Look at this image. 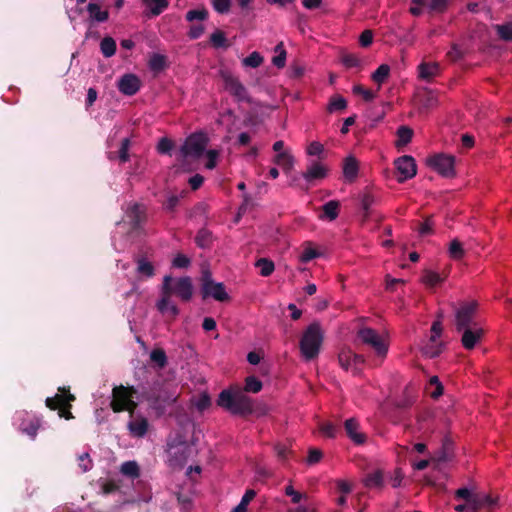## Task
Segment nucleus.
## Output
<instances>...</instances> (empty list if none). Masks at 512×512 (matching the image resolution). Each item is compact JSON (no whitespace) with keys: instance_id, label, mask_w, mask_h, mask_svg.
Listing matches in <instances>:
<instances>
[{"instance_id":"1","label":"nucleus","mask_w":512,"mask_h":512,"mask_svg":"<svg viewBox=\"0 0 512 512\" xmlns=\"http://www.w3.org/2000/svg\"><path fill=\"white\" fill-rule=\"evenodd\" d=\"M357 339L373 350L380 363L383 362L389 349V336L387 333H378L372 328L364 327L358 330Z\"/></svg>"},{"instance_id":"2","label":"nucleus","mask_w":512,"mask_h":512,"mask_svg":"<svg viewBox=\"0 0 512 512\" xmlns=\"http://www.w3.org/2000/svg\"><path fill=\"white\" fill-rule=\"evenodd\" d=\"M217 404L233 414L245 415L253 410L251 398L240 391L223 390L218 397Z\"/></svg>"},{"instance_id":"3","label":"nucleus","mask_w":512,"mask_h":512,"mask_svg":"<svg viewBox=\"0 0 512 512\" xmlns=\"http://www.w3.org/2000/svg\"><path fill=\"white\" fill-rule=\"evenodd\" d=\"M324 339V332L320 324L312 323L303 332L300 340V351L306 360L316 358L320 352Z\"/></svg>"},{"instance_id":"4","label":"nucleus","mask_w":512,"mask_h":512,"mask_svg":"<svg viewBox=\"0 0 512 512\" xmlns=\"http://www.w3.org/2000/svg\"><path fill=\"white\" fill-rule=\"evenodd\" d=\"M137 391L133 386L119 385L112 389L110 407L115 413L128 412L132 416L138 406L134 400Z\"/></svg>"},{"instance_id":"5","label":"nucleus","mask_w":512,"mask_h":512,"mask_svg":"<svg viewBox=\"0 0 512 512\" xmlns=\"http://www.w3.org/2000/svg\"><path fill=\"white\" fill-rule=\"evenodd\" d=\"M191 451V446L182 437L169 440L166 448L168 465L172 468H182L186 464Z\"/></svg>"},{"instance_id":"6","label":"nucleus","mask_w":512,"mask_h":512,"mask_svg":"<svg viewBox=\"0 0 512 512\" xmlns=\"http://www.w3.org/2000/svg\"><path fill=\"white\" fill-rule=\"evenodd\" d=\"M208 145V137L201 132L188 136L180 149L179 160L187 162L199 159Z\"/></svg>"},{"instance_id":"7","label":"nucleus","mask_w":512,"mask_h":512,"mask_svg":"<svg viewBox=\"0 0 512 512\" xmlns=\"http://www.w3.org/2000/svg\"><path fill=\"white\" fill-rule=\"evenodd\" d=\"M58 392L53 397H48L45 401L46 406L51 410H57L58 415L66 420L73 419L74 416L71 412L72 402L75 401V396L70 393L69 388L60 387Z\"/></svg>"},{"instance_id":"8","label":"nucleus","mask_w":512,"mask_h":512,"mask_svg":"<svg viewBox=\"0 0 512 512\" xmlns=\"http://www.w3.org/2000/svg\"><path fill=\"white\" fill-rule=\"evenodd\" d=\"M478 303L474 300L465 301L459 304L456 309V326L458 330L462 328L472 327L478 324L475 321Z\"/></svg>"},{"instance_id":"9","label":"nucleus","mask_w":512,"mask_h":512,"mask_svg":"<svg viewBox=\"0 0 512 512\" xmlns=\"http://www.w3.org/2000/svg\"><path fill=\"white\" fill-rule=\"evenodd\" d=\"M171 282V276L164 277L162 286V296L161 299L157 302L156 307L161 314L166 315L171 319H175L179 314V310L177 306L171 301Z\"/></svg>"},{"instance_id":"10","label":"nucleus","mask_w":512,"mask_h":512,"mask_svg":"<svg viewBox=\"0 0 512 512\" xmlns=\"http://www.w3.org/2000/svg\"><path fill=\"white\" fill-rule=\"evenodd\" d=\"M427 165L443 177L455 176V159L451 155L437 154L427 159Z\"/></svg>"},{"instance_id":"11","label":"nucleus","mask_w":512,"mask_h":512,"mask_svg":"<svg viewBox=\"0 0 512 512\" xmlns=\"http://www.w3.org/2000/svg\"><path fill=\"white\" fill-rule=\"evenodd\" d=\"M220 76L226 91H228L238 101H250L246 88L236 76L229 71H221Z\"/></svg>"},{"instance_id":"12","label":"nucleus","mask_w":512,"mask_h":512,"mask_svg":"<svg viewBox=\"0 0 512 512\" xmlns=\"http://www.w3.org/2000/svg\"><path fill=\"white\" fill-rule=\"evenodd\" d=\"M397 180L402 183L413 178L417 173V165L412 156L404 155L394 161Z\"/></svg>"},{"instance_id":"13","label":"nucleus","mask_w":512,"mask_h":512,"mask_svg":"<svg viewBox=\"0 0 512 512\" xmlns=\"http://www.w3.org/2000/svg\"><path fill=\"white\" fill-rule=\"evenodd\" d=\"M273 150L276 153L273 163L281 167L285 173H290L294 167V157L288 149H285L284 142L282 140L276 141L273 144Z\"/></svg>"},{"instance_id":"14","label":"nucleus","mask_w":512,"mask_h":512,"mask_svg":"<svg viewBox=\"0 0 512 512\" xmlns=\"http://www.w3.org/2000/svg\"><path fill=\"white\" fill-rule=\"evenodd\" d=\"M15 422L18 428L23 432L34 438L40 427V420L33 414L22 411L17 413Z\"/></svg>"},{"instance_id":"15","label":"nucleus","mask_w":512,"mask_h":512,"mask_svg":"<svg viewBox=\"0 0 512 512\" xmlns=\"http://www.w3.org/2000/svg\"><path fill=\"white\" fill-rule=\"evenodd\" d=\"M339 363L346 371H351L353 374H357L361 371L364 365V358L361 355L353 353L349 349H344L339 353Z\"/></svg>"},{"instance_id":"16","label":"nucleus","mask_w":512,"mask_h":512,"mask_svg":"<svg viewBox=\"0 0 512 512\" xmlns=\"http://www.w3.org/2000/svg\"><path fill=\"white\" fill-rule=\"evenodd\" d=\"M203 297H212L213 299L224 302L229 300V295L222 283H215L210 278L204 277L202 285Z\"/></svg>"},{"instance_id":"17","label":"nucleus","mask_w":512,"mask_h":512,"mask_svg":"<svg viewBox=\"0 0 512 512\" xmlns=\"http://www.w3.org/2000/svg\"><path fill=\"white\" fill-rule=\"evenodd\" d=\"M462 345L465 349H473L476 344L483 338L485 330L479 324H474L472 327L462 328Z\"/></svg>"},{"instance_id":"18","label":"nucleus","mask_w":512,"mask_h":512,"mask_svg":"<svg viewBox=\"0 0 512 512\" xmlns=\"http://www.w3.org/2000/svg\"><path fill=\"white\" fill-rule=\"evenodd\" d=\"M442 333V326L439 321H435L431 327V335L429 343L423 348L424 353L429 357H435L440 353V336Z\"/></svg>"},{"instance_id":"19","label":"nucleus","mask_w":512,"mask_h":512,"mask_svg":"<svg viewBox=\"0 0 512 512\" xmlns=\"http://www.w3.org/2000/svg\"><path fill=\"white\" fill-rule=\"evenodd\" d=\"M328 173L329 168L327 165L315 161L307 167L306 171L303 173V178L307 183H313L325 179Z\"/></svg>"},{"instance_id":"20","label":"nucleus","mask_w":512,"mask_h":512,"mask_svg":"<svg viewBox=\"0 0 512 512\" xmlns=\"http://www.w3.org/2000/svg\"><path fill=\"white\" fill-rule=\"evenodd\" d=\"M172 295H176L182 301H189L193 295V285L189 277H182L176 280L171 286Z\"/></svg>"},{"instance_id":"21","label":"nucleus","mask_w":512,"mask_h":512,"mask_svg":"<svg viewBox=\"0 0 512 512\" xmlns=\"http://www.w3.org/2000/svg\"><path fill=\"white\" fill-rule=\"evenodd\" d=\"M140 86V79L134 74H125L118 82L119 91L128 96L136 94L139 91Z\"/></svg>"},{"instance_id":"22","label":"nucleus","mask_w":512,"mask_h":512,"mask_svg":"<svg viewBox=\"0 0 512 512\" xmlns=\"http://www.w3.org/2000/svg\"><path fill=\"white\" fill-rule=\"evenodd\" d=\"M325 254V249L311 241H306L302 244V251L299 255L301 263H308L309 261L322 257Z\"/></svg>"},{"instance_id":"23","label":"nucleus","mask_w":512,"mask_h":512,"mask_svg":"<svg viewBox=\"0 0 512 512\" xmlns=\"http://www.w3.org/2000/svg\"><path fill=\"white\" fill-rule=\"evenodd\" d=\"M127 427L132 436L141 438L147 433L149 423L148 420L141 415H132L131 420L127 424Z\"/></svg>"},{"instance_id":"24","label":"nucleus","mask_w":512,"mask_h":512,"mask_svg":"<svg viewBox=\"0 0 512 512\" xmlns=\"http://www.w3.org/2000/svg\"><path fill=\"white\" fill-rule=\"evenodd\" d=\"M345 431L347 436L357 445H362L366 442V435L360 431L359 423L356 419L350 418L345 421Z\"/></svg>"},{"instance_id":"25","label":"nucleus","mask_w":512,"mask_h":512,"mask_svg":"<svg viewBox=\"0 0 512 512\" xmlns=\"http://www.w3.org/2000/svg\"><path fill=\"white\" fill-rule=\"evenodd\" d=\"M441 73L440 65L437 62H422L418 66V77L421 80L430 82Z\"/></svg>"},{"instance_id":"26","label":"nucleus","mask_w":512,"mask_h":512,"mask_svg":"<svg viewBox=\"0 0 512 512\" xmlns=\"http://www.w3.org/2000/svg\"><path fill=\"white\" fill-rule=\"evenodd\" d=\"M359 171V162L354 156H347L343 161V176L348 182H353Z\"/></svg>"},{"instance_id":"27","label":"nucleus","mask_w":512,"mask_h":512,"mask_svg":"<svg viewBox=\"0 0 512 512\" xmlns=\"http://www.w3.org/2000/svg\"><path fill=\"white\" fill-rule=\"evenodd\" d=\"M455 498L463 499L466 503H469V507L472 512H476L481 508V501L478 499V495H473L468 488H460L456 490Z\"/></svg>"},{"instance_id":"28","label":"nucleus","mask_w":512,"mask_h":512,"mask_svg":"<svg viewBox=\"0 0 512 512\" xmlns=\"http://www.w3.org/2000/svg\"><path fill=\"white\" fill-rule=\"evenodd\" d=\"M340 203L336 200H331L324 204L323 206V215L320 216L321 219H327L329 221H333L338 217L339 214Z\"/></svg>"},{"instance_id":"29","label":"nucleus","mask_w":512,"mask_h":512,"mask_svg":"<svg viewBox=\"0 0 512 512\" xmlns=\"http://www.w3.org/2000/svg\"><path fill=\"white\" fill-rule=\"evenodd\" d=\"M413 130L407 126H400L397 130V140L395 146L402 148L412 140Z\"/></svg>"},{"instance_id":"30","label":"nucleus","mask_w":512,"mask_h":512,"mask_svg":"<svg viewBox=\"0 0 512 512\" xmlns=\"http://www.w3.org/2000/svg\"><path fill=\"white\" fill-rule=\"evenodd\" d=\"M153 16L161 14L168 7V0H142Z\"/></svg>"},{"instance_id":"31","label":"nucleus","mask_w":512,"mask_h":512,"mask_svg":"<svg viewBox=\"0 0 512 512\" xmlns=\"http://www.w3.org/2000/svg\"><path fill=\"white\" fill-rule=\"evenodd\" d=\"M167 64L166 56L158 53H154L150 56L148 66L153 72H161L165 69Z\"/></svg>"},{"instance_id":"32","label":"nucleus","mask_w":512,"mask_h":512,"mask_svg":"<svg viewBox=\"0 0 512 512\" xmlns=\"http://www.w3.org/2000/svg\"><path fill=\"white\" fill-rule=\"evenodd\" d=\"M87 11L95 21L104 22L108 19L109 13L107 10H102L101 7L96 3H89L87 6Z\"/></svg>"},{"instance_id":"33","label":"nucleus","mask_w":512,"mask_h":512,"mask_svg":"<svg viewBox=\"0 0 512 512\" xmlns=\"http://www.w3.org/2000/svg\"><path fill=\"white\" fill-rule=\"evenodd\" d=\"M275 55L272 58V63L277 68H283L286 65L287 52L283 42L278 43L274 48Z\"/></svg>"},{"instance_id":"34","label":"nucleus","mask_w":512,"mask_h":512,"mask_svg":"<svg viewBox=\"0 0 512 512\" xmlns=\"http://www.w3.org/2000/svg\"><path fill=\"white\" fill-rule=\"evenodd\" d=\"M364 485L368 488H382L383 487V472L381 470H375L369 473L364 479Z\"/></svg>"},{"instance_id":"35","label":"nucleus","mask_w":512,"mask_h":512,"mask_svg":"<svg viewBox=\"0 0 512 512\" xmlns=\"http://www.w3.org/2000/svg\"><path fill=\"white\" fill-rule=\"evenodd\" d=\"M390 75V67L387 64L380 65L376 71L372 74V80L378 84V91L380 90L382 84L386 82Z\"/></svg>"},{"instance_id":"36","label":"nucleus","mask_w":512,"mask_h":512,"mask_svg":"<svg viewBox=\"0 0 512 512\" xmlns=\"http://www.w3.org/2000/svg\"><path fill=\"white\" fill-rule=\"evenodd\" d=\"M120 472L127 477L132 479L138 478L140 475V468L137 462L135 461H127L122 463L120 466Z\"/></svg>"},{"instance_id":"37","label":"nucleus","mask_w":512,"mask_h":512,"mask_svg":"<svg viewBox=\"0 0 512 512\" xmlns=\"http://www.w3.org/2000/svg\"><path fill=\"white\" fill-rule=\"evenodd\" d=\"M421 280L424 285L433 288L438 284L442 283L444 281V278H442L437 272L426 270L423 272Z\"/></svg>"},{"instance_id":"38","label":"nucleus","mask_w":512,"mask_h":512,"mask_svg":"<svg viewBox=\"0 0 512 512\" xmlns=\"http://www.w3.org/2000/svg\"><path fill=\"white\" fill-rule=\"evenodd\" d=\"M150 360L160 369L167 365V356L162 348L153 349L150 353Z\"/></svg>"},{"instance_id":"39","label":"nucleus","mask_w":512,"mask_h":512,"mask_svg":"<svg viewBox=\"0 0 512 512\" xmlns=\"http://www.w3.org/2000/svg\"><path fill=\"white\" fill-rule=\"evenodd\" d=\"M347 107V101L345 98H343L340 95H334L330 98L327 110L330 113H333L335 111H342L345 110Z\"/></svg>"},{"instance_id":"40","label":"nucleus","mask_w":512,"mask_h":512,"mask_svg":"<svg viewBox=\"0 0 512 512\" xmlns=\"http://www.w3.org/2000/svg\"><path fill=\"white\" fill-rule=\"evenodd\" d=\"M100 49L105 57H111L116 52V42L112 37H105L100 43Z\"/></svg>"},{"instance_id":"41","label":"nucleus","mask_w":512,"mask_h":512,"mask_svg":"<svg viewBox=\"0 0 512 512\" xmlns=\"http://www.w3.org/2000/svg\"><path fill=\"white\" fill-rule=\"evenodd\" d=\"M284 493L286 496L291 498V502L293 504H299L302 500H306L308 498L307 494L295 490L291 483L285 487Z\"/></svg>"},{"instance_id":"42","label":"nucleus","mask_w":512,"mask_h":512,"mask_svg":"<svg viewBox=\"0 0 512 512\" xmlns=\"http://www.w3.org/2000/svg\"><path fill=\"white\" fill-rule=\"evenodd\" d=\"M137 272L145 277L154 275V266L148 260L141 258L137 261Z\"/></svg>"},{"instance_id":"43","label":"nucleus","mask_w":512,"mask_h":512,"mask_svg":"<svg viewBox=\"0 0 512 512\" xmlns=\"http://www.w3.org/2000/svg\"><path fill=\"white\" fill-rule=\"evenodd\" d=\"M210 42L213 47L215 48H221V47H228L226 35L221 30L214 31L210 36Z\"/></svg>"},{"instance_id":"44","label":"nucleus","mask_w":512,"mask_h":512,"mask_svg":"<svg viewBox=\"0 0 512 512\" xmlns=\"http://www.w3.org/2000/svg\"><path fill=\"white\" fill-rule=\"evenodd\" d=\"M256 266L260 269V274L264 277L270 276L274 269V263L266 258H261L256 262Z\"/></svg>"},{"instance_id":"45","label":"nucleus","mask_w":512,"mask_h":512,"mask_svg":"<svg viewBox=\"0 0 512 512\" xmlns=\"http://www.w3.org/2000/svg\"><path fill=\"white\" fill-rule=\"evenodd\" d=\"M264 61V58L261 56L259 52H252L249 56L243 59L242 63L246 67L257 68Z\"/></svg>"},{"instance_id":"46","label":"nucleus","mask_w":512,"mask_h":512,"mask_svg":"<svg viewBox=\"0 0 512 512\" xmlns=\"http://www.w3.org/2000/svg\"><path fill=\"white\" fill-rule=\"evenodd\" d=\"M262 389V382L254 376H249L245 379L244 390L246 392L258 393Z\"/></svg>"},{"instance_id":"47","label":"nucleus","mask_w":512,"mask_h":512,"mask_svg":"<svg viewBox=\"0 0 512 512\" xmlns=\"http://www.w3.org/2000/svg\"><path fill=\"white\" fill-rule=\"evenodd\" d=\"M495 29L497 31L498 36L505 41L512 40V22L505 23L502 25H496Z\"/></svg>"},{"instance_id":"48","label":"nucleus","mask_w":512,"mask_h":512,"mask_svg":"<svg viewBox=\"0 0 512 512\" xmlns=\"http://www.w3.org/2000/svg\"><path fill=\"white\" fill-rule=\"evenodd\" d=\"M449 255L451 258L460 260L464 256V249L458 240H453L449 246Z\"/></svg>"},{"instance_id":"49","label":"nucleus","mask_w":512,"mask_h":512,"mask_svg":"<svg viewBox=\"0 0 512 512\" xmlns=\"http://www.w3.org/2000/svg\"><path fill=\"white\" fill-rule=\"evenodd\" d=\"M353 93L356 95H360L365 101H372L377 96V92H373L370 89H366L362 85H355L353 87Z\"/></svg>"},{"instance_id":"50","label":"nucleus","mask_w":512,"mask_h":512,"mask_svg":"<svg viewBox=\"0 0 512 512\" xmlns=\"http://www.w3.org/2000/svg\"><path fill=\"white\" fill-rule=\"evenodd\" d=\"M208 18V11L205 8L190 10L186 14V19L189 22L194 20L204 21Z\"/></svg>"},{"instance_id":"51","label":"nucleus","mask_w":512,"mask_h":512,"mask_svg":"<svg viewBox=\"0 0 512 512\" xmlns=\"http://www.w3.org/2000/svg\"><path fill=\"white\" fill-rule=\"evenodd\" d=\"M341 61L343 65H345L347 68L358 67L361 64V60L359 59V57L352 53L343 54L341 57Z\"/></svg>"},{"instance_id":"52","label":"nucleus","mask_w":512,"mask_h":512,"mask_svg":"<svg viewBox=\"0 0 512 512\" xmlns=\"http://www.w3.org/2000/svg\"><path fill=\"white\" fill-rule=\"evenodd\" d=\"M214 10L220 14H226L230 11L231 0H212Z\"/></svg>"},{"instance_id":"53","label":"nucleus","mask_w":512,"mask_h":512,"mask_svg":"<svg viewBox=\"0 0 512 512\" xmlns=\"http://www.w3.org/2000/svg\"><path fill=\"white\" fill-rule=\"evenodd\" d=\"M404 480V473L401 468H396L389 477V483L393 488H398L402 485Z\"/></svg>"},{"instance_id":"54","label":"nucleus","mask_w":512,"mask_h":512,"mask_svg":"<svg viewBox=\"0 0 512 512\" xmlns=\"http://www.w3.org/2000/svg\"><path fill=\"white\" fill-rule=\"evenodd\" d=\"M190 263V258L182 253L176 254L172 260V266L174 268H187L190 266Z\"/></svg>"},{"instance_id":"55","label":"nucleus","mask_w":512,"mask_h":512,"mask_svg":"<svg viewBox=\"0 0 512 512\" xmlns=\"http://www.w3.org/2000/svg\"><path fill=\"white\" fill-rule=\"evenodd\" d=\"M218 158H219V151L218 150H214V149H211V150H208L206 152V163H205V167L207 169H214L217 165V162H218Z\"/></svg>"},{"instance_id":"56","label":"nucleus","mask_w":512,"mask_h":512,"mask_svg":"<svg viewBox=\"0 0 512 512\" xmlns=\"http://www.w3.org/2000/svg\"><path fill=\"white\" fill-rule=\"evenodd\" d=\"M323 458V453L320 449L310 448L307 456V463L309 465H315L319 463Z\"/></svg>"},{"instance_id":"57","label":"nucleus","mask_w":512,"mask_h":512,"mask_svg":"<svg viewBox=\"0 0 512 512\" xmlns=\"http://www.w3.org/2000/svg\"><path fill=\"white\" fill-rule=\"evenodd\" d=\"M78 465L82 472H87L92 468L93 463L88 453H83L78 457Z\"/></svg>"},{"instance_id":"58","label":"nucleus","mask_w":512,"mask_h":512,"mask_svg":"<svg viewBox=\"0 0 512 512\" xmlns=\"http://www.w3.org/2000/svg\"><path fill=\"white\" fill-rule=\"evenodd\" d=\"M319 429H320V432L324 436L329 437V438L335 437L336 433H337V427L330 422L322 423L320 425Z\"/></svg>"},{"instance_id":"59","label":"nucleus","mask_w":512,"mask_h":512,"mask_svg":"<svg viewBox=\"0 0 512 512\" xmlns=\"http://www.w3.org/2000/svg\"><path fill=\"white\" fill-rule=\"evenodd\" d=\"M323 151L324 146L318 141L311 142L306 148V153L310 156H319L323 153Z\"/></svg>"},{"instance_id":"60","label":"nucleus","mask_w":512,"mask_h":512,"mask_svg":"<svg viewBox=\"0 0 512 512\" xmlns=\"http://www.w3.org/2000/svg\"><path fill=\"white\" fill-rule=\"evenodd\" d=\"M129 145H130L129 139L125 138L122 140L121 147H120L119 154H118L119 160L122 163L129 160V154H128Z\"/></svg>"},{"instance_id":"61","label":"nucleus","mask_w":512,"mask_h":512,"mask_svg":"<svg viewBox=\"0 0 512 512\" xmlns=\"http://www.w3.org/2000/svg\"><path fill=\"white\" fill-rule=\"evenodd\" d=\"M119 489V484L115 480H106L101 485L103 494H110Z\"/></svg>"},{"instance_id":"62","label":"nucleus","mask_w":512,"mask_h":512,"mask_svg":"<svg viewBox=\"0 0 512 512\" xmlns=\"http://www.w3.org/2000/svg\"><path fill=\"white\" fill-rule=\"evenodd\" d=\"M430 385L435 386V390L431 392L433 398H437L443 394V386L437 376L431 377Z\"/></svg>"},{"instance_id":"63","label":"nucleus","mask_w":512,"mask_h":512,"mask_svg":"<svg viewBox=\"0 0 512 512\" xmlns=\"http://www.w3.org/2000/svg\"><path fill=\"white\" fill-rule=\"evenodd\" d=\"M173 147V142L168 138H161L157 145V150L160 153H167Z\"/></svg>"},{"instance_id":"64","label":"nucleus","mask_w":512,"mask_h":512,"mask_svg":"<svg viewBox=\"0 0 512 512\" xmlns=\"http://www.w3.org/2000/svg\"><path fill=\"white\" fill-rule=\"evenodd\" d=\"M373 41V33L371 30H364L359 37V42L361 46L368 47L372 44Z\"/></svg>"}]
</instances>
